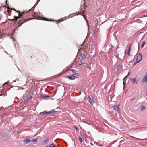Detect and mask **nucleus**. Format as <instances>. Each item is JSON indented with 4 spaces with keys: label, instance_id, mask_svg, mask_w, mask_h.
Segmentation results:
<instances>
[{
    "label": "nucleus",
    "instance_id": "obj_7",
    "mask_svg": "<svg viewBox=\"0 0 147 147\" xmlns=\"http://www.w3.org/2000/svg\"><path fill=\"white\" fill-rule=\"evenodd\" d=\"M88 97L89 99V101L90 103L92 104L94 102L92 100V98L91 95H88Z\"/></svg>",
    "mask_w": 147,
    "mask_h": 147
},
{
    "label": "nucleus",
    "instance_id": "obj_33",
    "mask_svg": "<svg viewBox=\"0 0 147 147\" xmlns=\"http://www.w3.org/2000/svg\"><path fill=\"white\" fill-rule=\"evenodd\" d=\"M75 128L76 130H77V128L76 127H75Z\"/></svg>",
    "mask_w": 147,
    "mask_h": 147
},
{
    "label": "nucleus",
    "instance_id": "obj_28",
    "mask_svg": "<svg viewBox=\"0 0 147 147\" xmlns=\"http://www.w3.org/2000/svg\"><path fill=\"white\" fill-rule=\"evenodd\" d=\"M3 96V97H4V95H3V94H0V96Z\"/></svg>",
    "mask_w": 147,
    "mask_h": 147
},
{
    "label": "nucleus",
    "instance_id": "obj_35",
    "mask_svg": "<svg viewBox=\"0 0 147 147\" xmlns=\"http://www.w3.org/2000/svg\"><path fill=\"white\" fill-rule=\"evenodd\" d=\"M38 1L39 2L40 1V0H38Z\"/></svg>",
    "mask_w": 147,
    "mask_h": 147
},
{
    "label": "nucleus",
    "instance_id": "obj_34",
    "mask_svg": "<svg viewBox=\"0 0 147 147\" xmlns=\"http://www.w3.org/2000/svg\"><path fill=\"white\" fill-rule=\"evenodd\" d=\"M123 84H124V85L125 83L124 82H123Z\"/></svg>",
    "mask_w": 147,
    "mask_h": 147
},
{
    "label": "nucleus",
    "instance_id": "obj_29",
    "mask_svg": "<svg viewBox=\"0 0 147 147\" xmlns=\"http://www.w3.org/2000/svg\"><path fill=\"white\" fill-rule=\"evenodd\" d=\"M56 92H57V91H55L54 93V95H55L56 93Z\"/></svg>",
    "mask_w": 147,
    "mask_h": 147
},
{
    "label": "nucleus",
    "instance_id": "obj_5",
    "mask_svg": "<svg viewBox=\"0 0 147 147\" xmlns=\"http://www.w3.org/2000/svg\"><path fill=\"white\" fill-rule=\"evenodd\" d=\"M113 109L115 111H117L119 113H120V109L119 108V104L117 106H114L112 107Z\"/></svg>",
    "mask_w": 147,
    "mask_h": 147
},
{
    "label": "nucleus",
    "instance_id": "obj_22",
    "mask_svg": "<svg viewBox=\"0 0 147 147\" xmlns=\"http://www.w3.org/2000/svg\"><path fill=\"white\" fill-rule=\"evenodd\" d=\"M48 138L46 139L45 140V141H44V143H46L48 141Z\"/></svg>",
    "mask_w": 147,
    "mask_h": 147
},
{
    "label": "nucleus",
    "instance_id": "obj_4",
    "mask_svg": "<svg viewBox=\"0 0 147 147\" xmlns=\"http://www.w3.org/2000/svg\"><path fill=\"white\" fill-rule=\"evenodd\" d=\"M30 20V19L20 20L18 22V23L19 24L18 25V26H21L22 24L23 23Z\"/></svg>",
    "mask_w": 147,
    "mask_h": 147
},
{
    "label": "nucleus",
    "instance_id": "obj_19",
    "mask_svg": "<svg viewBox=\"0 0 147 147\" xmlns=\"http://www.w3.org/2000/svg\"><path fill=\"white\" fill-rule=\"evenodd\" d=\"M51 97L49 95L46 96H42V97L44 99L47 98H50Z\"/></svg>",
    "mask_w": 147,
    "mask_h": 147
},
{
    "label": "nucleus",
    "instance_id": "obj_14",
    "mask_svg": "<svg viewBox=\"0 0 147 147\" xmlns=\"http://www.w3.org/2000/svg\"><path fill=\"white\" fill-rule=\"evenodd\" d=\"M48 112H47L45 111H44L43 112L40 113V114H48Z\"/></svg>",
    "mask_w": 147,
    "mask_h": 147
},
{
    "label": "nucleus",
    "instance_id": "obj_24",
    "mask_svg": "<svg viewBox=\"0 0 147 147\" xmlns=\"http://www.w3.org/2000/svg\"><path fill=\"white\" fill-rule=\"evenodd\" d=\"M70 71H72V72H73L74 73H76V71L75 70L72 69Z\"/></svg>",
    "mask_w": 147,
    "mask_h": 147
},
{
    "label": "nucleus",
    "instance_id": "obj_11",
    "mask_svg": "<svg viewBox=\"0 0 147 147\" xmlns=\"http://www.w3.org/2000/svg\"><path fill=\"white\" fill-rule=\"evenodd\" d=\"M31 141V140L29 138L25 139L24 140V142L26 144H27L28 143L30 142Z\"/></svg>",
    "mask_w": 147,
    "mask_h": 147
},
{
    "label": "nucleus",
    "instance_id": "obj_2",
    "mask_svg": "<svg viewBox=\"0 0 147 147\" xmlns=\"http://www.w3.org/2000/svg\"><path fill=\"white\" fill-rule=\"evenodd\" d=\"M142 55L140 53L138 54L137 55L136 58L137 62L134 63V65L140 62L142 60Z\"/></svg>",
    "mask_w": 147,
    "mask_h": 147
},
{
    "label": "nucleus",
    "instance_id": "obj_18",
    "mask_svg": "<svg viewBox=\"0 0 147 147\" xmlns=\"http://www.w3.org/2000/svg\"><path fill=\"white\" fill-rule=\"evenodd\" d=\"M130 44H129V48H128V54L129 56H130Z\"/></svg>",
    "mask_w": 147,
    "mask_h": 147
},
{
    "label": "nucleus",
    "instance_id": "obj_10",
    "mask_svg": "<svg viewBox=\"0 0 147 147\" xmlns=\"http://www.w3.org/2000/svg\"><path fill=\"white\" fill-rule=\"evenodd\" d=\"M66 78H68L69 79L71 80H73L75 79V76L73 75H71V76H67L66 77Z\"/></svg>",
    "mask_w": 147,
    "mask_h": 147
},
{
    "label": "nucleus",
    "instance_id": "obj_15",
    "mask_svg": "<svg viewBox=\"0 0 147 147\" xmlns=\"http://www.w3.org/2000/svg\"><path fill=\"white\" fill-rule=\"evenodd\" d=\"M78 64L80 65H82V64H83V63H82V60H78Z\"/></svg>",
    "mask_w": 147,
    "mask_h": 147
},
{
    "label": "nucleus",
    "instance_id": "obj_1",
    "mask_svg": "<svg viewBox=\"0 0 147 147\" xmlns=\"http://www.w3.org/2000/svg\"><path fill=\"white\" fill-rule=\"evenodd\" d=\"M17 12L19 13V14H18V16H14V18H15L12 19V20L15 21V22H16L18 19L22 17L23 15L25 13L24 12L21 13H20V12L19 11H18Z\"/></svg>",
    "mask_w": 147,
    "mask_h": 147
},
{
    "label": "nucleus",
    "instance_id": "obj_20",
    "mask_svg": "<svg viewBox=\"0 0 147 147\" xmlns=\"http://www.w3.org/2000/svg\"><path fill=\"white\" fill-rule=\"evenodd\" d=\"M146 42L145 41H144L141 45V48H142L145 45Z\"/></svg>",
    "mask_w": 147,
    "mask_h": 147
},
{
    "label": "nucleus",
    "instance_id": "obj_31",
    "mask_svg": "<svg viewBox=\"0 0 147 147\" xmlns=\"http://www.w3.org/2000/svg\"><path fill=\"white\" fill-rule=\"evenodd\" d=\"M129 73L128 72V75L125 78L127 77L129 75Z\"/></svg>",
    "mask_w": 147,
    "mask_h": 147
},
{
    "label": "nucleus",
    "instance_id": "obj_16",
    "mask_svg": "<svg viewBox=\"0 0 147 147\" xmlns=\"http://www.w3.org/2000/svg\"><path fill=\"white\" fill-rule=\"evenodd\" d=\"M55 146L56 145L54 144H52L49 145V147H55Z\"/></svg>",
    "mask_w": 147,
    "mask_h": 147
},
{
    "label": "nucleus",
    "instance_id": "obj_26",
    "mask_svg": "<svg viewBox=\"0 0 147 147\" xmlns=\"http://www.w3.org/2000/svg\"><path fill=\"white\" fill-rule=\"evenodd\" d=\"M133 138L135 139H136L137 140H141L139 138H135L134 137H132Z\"/></svg>",
    "mask_w": 147,
    "mask_h": 147
},
{
    "label": "nucleus",
    "instance_id": "obj_17",
    "mask_svg": "<svg viewBox=\"0 0 147 147\" xmlns=\"http://www.w3.org/2000/svg\"><path fill=\"white\" fill-rule=\"evenodd\" d=\"M78 139H79V140L81 142H83V140L82 139V138L80 137H79L78 138Z\"/></svg>",
    "mask_w": 147,
    "mask_h": 147
},
{
    "label": "nucleus",
    "instance_id": "obj_8",
    "mask_svg": "<svg viewBox=\"0 0 147 147\" xmlns=\"http://www.w3.org/2000/svg\"><path fill=\"white\" fill-rule=\"evenodd\" d=\"M66 19V17H65L63 18H61L60 19L58 20H57L56 21V23H59L62 21L65 20Z\"/></svg>",
    "mask_w": 147,
    "mask_h": 147
},
{
    "label": "nucleus",
    "instance_id": "obj_23",
    "mask_svg": "<svg viewBox=\"0 0 147 147\" xmlns=\"http://www.w3.org/2000/svg\"><path fill=\"white\" fill-rule=\"evenodd\" d=\"M109 47H110V49H111L114 48V46H113L111 44L110 45Z\"/></svg>",
    "mask_w": 147,
    "mask_h": 147
},
{
    "label": "nucleus",
    "instance_id": "obj_3",
    "mask_svg": "<svg viewBox=\"0 0 147 147\" xmlns=\"http://www.w3.org/2000/svg\"><path fill=\"white\" fill-rule=\"evenodd\" d=\"M88 49V45L87 44L84 45V43L81 46V47L80 49H79V51H80L81 49L84 50L85 51Z\"/></svg>",
    "mask_w": 147,
    "mask_h": 147
},
{
    "label": "nucleus",
    "instance_id": "obj_21",
    "mask_svg": "<svg viewBox=\"0 0 147 147\" xmlns=\"http://www.w3.org/2000/svg\"><path fill=\"white\" fill-rule=\"evenodd\" d=\"M37 140V139H33L32 140H31V142H36Z\"/></svg>",
    "mask_w": 147,
    "mask_h": 147
},
{
    "label": "nucleus",
    "instance_id": "obj_30",
    "mask_svg": "<svg viewBox=\"0 0 147 147\" xmlns=\"http://www.w3.org/2000/svg\"><path fill=\"white\" fill-rule=\"evenodd\" d=\"M32 97V96H31L29 98H28L27 99V100H28L29 98H31Z\"/></svg>",
    "mask_w": 147,
    "mask_h": 147
},
{
    "label": "nucleus",
    "instance_id": "obj_6",
    "mask_svg": "<svg viewBox=\"0 0 147 147\" xmlns=\"http://www.w3.org/2000/svg\"><path fill=\"white\" fill-rule=\"evenodd\" d=\"M130 79L133 83H135L136 84H137L139 82V80H136V78H131Z\"/></svg>",
    "mask_w": 147,
    "mask_h": 147
},
{
    "label": "nucleus",
    "instance_id": "obj_12",
    "mask_svg": "<svg viewBox=\"0 0 147 147\" xmlns=\"http://www.w3.org/2000/svg\"><path fill=\"white\" fill-rule=\"evenodd\" d=\"M56 111H55L53 110H52L51 111H49V112H48V114H55L56 113Z\"/></svg>",
    "mask_w": 147,
    "mask_h": 147
},
{
    "label": "nucleus",
    "instance_id": "obj_13",
    "mask_svg": "<svg viewBox=\"0 0 147 147\" xmlns=\"http://www.w3.org/2000/svg\"><path fill=\"white\" fill-rule=\"evenodd\" d=\"M146 107L142 105L141 107L140 110L141 111H144L145 110Z\"/></svg>",
    "mask_w": 147,
    "mask_h": 147
},
{
    "label": "nucleus",
    "instance_id": "obj_25",
    "mask_svg": "<svg viewBox=\"0 0 147 147\" xmlns=\"http://www.w3.org/2000/svg\"><path fill=\"white\" fill-rule=\"evenodd\" d=\"M19 80V78H16V80L14 81L13 82H16V81H18Z\"/></svg>",
    "mask_w": 147,
    "mask_h": 147
},
{
    "label": "nucleus",
    "instance_id": "obj_27",
    "mask_svg": "<svg viewBox=\"0 0 147 147\" xmlns=\"http://www.w3.org/2000/svg\"><path fill=\"white\" fill-rule=\"evenodd\" d=\"M80 122H84V123H86L85 121H84V120H82V121H80Z\"/></svg>",
    "mask_w": 147,
    "mask_h": 147
},
{
    "label": "nucleus",
    "instance_id": "obj_9",
    "mask_svg": "<svg viewBox=\"0 0 147 147\" xmlns=\"http://www.w3.org/2000/svg\"><path fill=\"white\" fill-rule=\"evenodd\" d=\"M142 82H147V76L146 75L142 79Z\"/></svg>",
    "mask_w": 147,
    "mask_h": 147
},
{
    "label": "nucleus",
    "instance_id": "obj_32",
    "mask_svg": "<svg viewBox=\"0 0 147 147\" xmlns=\"http://www.w3.org/2000/svg\"><path fill=\"white\" fill-rule=\"evenodd\" d=\"M33 9H34V7H33L32 8L31 10H33Z\"/></svg>",
    "mask_w": 147,
    "mask_h": 147
}]
</instances>
